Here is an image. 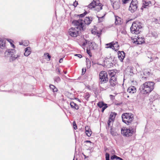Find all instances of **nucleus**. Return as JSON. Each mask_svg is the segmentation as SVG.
<instances>
[{
	"label": "nucleus",
	"mask_w": 160,
	"mask_h": 160,
	"mask_svg": "<svg viewBox=\"0 0 160 160\" xmlns=\"http://www.w3.org/2000/svg\"><path fill=\"white\" fill-rule=\"evenodd\" d=\"M121 104H122V103H116L115 104L116 105L119 106V105H120Z\"/></svg>",
	"instance_id": "55"
},
{
	"label": "nucleus",
	"mask_w": 160,
	"mask_h": 160,
	"mask_svg": "<svg viewBox=\"0 0 160 160\" xmlns=\"http://www.w3.org/2000/svg\"><path fill=\"white\" fill-rule=\"evenodd\" d=\"M56 70H58V75H61V72H60V71L59 69V68H58L57 69H56Z\"/></svg>",
	"instance_id": "51"
},
{
	"label": "nucleus",
	"mask_w": 160,
	"mask_h": 160,
	"mask_svg": "<svg viewBox=\"0 0 160 160\" xmlns=\"http://www.w3.org/2000/svg\"><path fill=\"white\" fill-rule=\"evenodd\" d=\"M86 63L87 67L90 68L91 66V62L89 59L88 58H86Z\"/></svg>",
	"instance_id": "33"
},
{
	"label": "nucleus",
	"mask_w": 160,
	"mask_h": 160,
	"mask_svg": "<svg viewBox=\"0 0 160 160\" xmlns=\"http://www.w3.org/2000/svg\"><path fill=\"white\" fill-rule=\"evenodd\" d=\"M87 13L88 12L86 11H85V12L83 13L80 14H75V16L79 18H82L84 17Z\"/></svg>",
	"instance_id": "29"
},
{
	"label": "nucleus",
	"mask_w": 160,
	"mask_h": 160,
	"mask_svg": "<svg viewBox=\"0 0 160 160\" xmlns=\"http://www.w3.org/2000/svg\"><path fill=\"white\" fill-rule=\"evenodd\" d=\"M118 157L117 156L115 155H113L111 157V159L112 160H114V159H116V160L117 159V158H118Z\"/></svg>",
	"instance_id": "41"
},
{
	"label": "nucleus",
	"mask_w": 160,
	"mask_h": 160,
	"mask_svg": "<svg viewBox=\"0 0 160 160\" xmlns=\"http://www.w3.org/2000/svg\"><path fill=\"white\" fill-rule=\"evenodd\" d=\"M106 160H109V154L108 153H106Z\"/></svg>",
	"instance_id": "43"
},
{
	"label": "nucleus",
	"mask_w": 160,
	"mask_h": 160,
	"mask_svg": "<svg viewBox=\"0 0 160 160\" xmlns=\"http://www.w3.org/2000/svg\"><path fill=\"white\" fill-rule=\"evenodd\" d=\"M6 40L4 39L0 38V48L3 49L5 47Z\"/></svg>",
	"instance_id": "16"
},
{
	"label": "nucleus",
	"mask_w": 160,
	"mask_h": 160,
	"mask_svg": "<svg viewBox=\"0 0 160 160\" xmlns=\"http://www.w3.org/2000/svg\"><path fill=\"white\" fill-rule=\"evenodd\" d=\"M58 91V89L55 86V87H54V90L53 91V92H57Z\"/></svg>",
	"instance_id": "50"
},
{
	"label": "nucleus",
	"mask_w": 160,
	"mask_h": 160,
	"mask_svg": "<svg viewBox=\"0 0 160 160\" xmlns=\"http://www.w3.org/2000/svg\"><path fill=\"white\" fill-rule=\"evenodd\" d=\"M102 6L103 5H102V4L99 2L98 0V1L93 0L91 3L88 5V7L90 9L95 8L96 10L99 12L102 9Z\"/></svg>",
	"instance_id": "6"
},
{
	"label": "nucleus",
	"mask_w": 160,
	"mask_h": 160,
	"mask_svg": "<svg viewBox=\"0 0 160 160\" xmlns=\"http://www.w3.org/2000/svg\"><path fill=\"white\" fill-rule=\"evenodd\" d=\"M114 45V44H113V42H112L108 43L106 44L105 45L107 46L106 48H112L113 50V48H114L113 46Z\"/></svg>",
	"instance_id": "24"
},
{
	"label": "nucleus",
	"mask_w": 160,
	"mask_h": 160,
	"mask_svg": "<svg viewBox=\"0 0 160 160\" xmlns=\"http://www.w3.org/2000/svg\"><path fill=\"white\" fill-rule=\"evenodd\" d=\"M158 19L155 18L154 19V20H153V22H154L156 24H157V23H158Z\"/></svg>",
	"instance_id": "47"
},
{
	"label": "nucleus",
	"mask_w": 160,
	"mask_h": 160,
	"mask_svg": "<svg viewBox=\"0 0 160 160\" xmlns=\"http://www.w3.org/2000/svg\"><path fill=\"white\" fill-rule=\"evenodd\" d=\"M73 160H74V159H73Z\"/></svg>",
	"instance_id": "63"
},
{
	"label": "nucleus",
	"mask_w": 160,
	"mask_h": 160,
	"mask_svg": "<svg viewBox=\"0 0 160 160\" xmlns=\"http://www.w3.org/2000/svg\"><path fill=\"white\" fill-rule=\"evenodd\" d=\"M113 44H114L113 46L114 48H113V50L117 51L119 49V45L118 44V42H113Z\"/></svg>",
	"instance_id": "27"
},
{
	"label": "nucleus",
	"mask_w": 160,
	"mask_h": 160,
	"mask_svg": "<svg viewBox=\"0 0 160 160\" xmlns=\"http://www.w3.org/2000/svg\"><path fill=\"white\" fill-rule=\"evenodd\" d=\"M95 43L91 42L89 41L87 48L91 49V50H94L95 49Z\"/></svg>",
	"instance_id": "18"
},
{
	"label": "nucleus",
	"mask_w": 160,
	"mask_h": 160,
	"mask_svg": "<svg viewBox=\"0 0 160 160\" xmlns=\"http://www.w3.org/2000/svg\"><path fill=\"white\" fill-rule=\"evenodd\" d=\"M155 84L153 82H146L140 86L139 90L144 94H149L154 89Z\"/></svg>",
	"instance_id": "3"
},
{
	"label": "nucleus",
	"mask_w": 160,
	"mask_h": 160,
	"mask_svg": "<svg viewBox=\"0 0 160 160\" xmlns=\"http://www.w3.org/2000/svg\"><path fill=\"white\" fill-rule=\"evenodd\" d=\"M84 68H82V75H83L84 74V73H85V72H86V70L85 69V71H84Z\"/></svg>",
	"instance_id": "52"
},
{
	"label": "nucleus",
	"mask_w": 160,
	"mask_h": 160,
	"mask_svg": "<svg viewBox=\"0 0 160 160\" xmlns=\"http://www.w3.org/2000/svg\"><path fill=\"white\" fill-rule=\"evenodd\" d=\"M110 86L113 87L115 86L118 83L116 78H110L109 79Z\"/></svg>",
	"instance_id": "12"
},
{
	"label": "nucleus",
	"mask_w": 160,
	"mask_h": 160,
	"mask_svg": "<svg viewBox=\"0 0 160 160\" xmlns=\"http://www.w3.org/2000/svg\"><path fill=\"white\" fill-rule=\"evenodd\" d=\"M8 41L10 43L11 46L13 47V48H15V46L12 43V42L13 41L11 39H9V40H8Z\"/></svg>",
	"instance_id": "39"
},
{
	"label": "nucleus",
	"mask_w": 160,
	"mask_h": 160,
	"mask_svg": "<svg viewBox=\"0 0 160 160\" xmlns=\"http://www.w3.org/2000/svg\"><path fill=\"white\" fill-rule=\"evenodd\" d=\"M85 128L86 134L88 137H90L92 133L91 130L89 129V127L88 126H86Z\"/></svg>",
	"instance_id": "21"
},
{
	"label": "nucleus",
	"mask_w": 160,
	"mask_h": 160,
	"mask_svg": "<svg viewBox=\"0 0 160 160\" xmlns=\"http://www.w3.org/2000/svg\"><path fill=\"white\" fill-rule=\"evenodd\" d=\"M128 98L129 97V96H128V97H127Z\"/></svg>",
	"instance_id": "62"
},
{
	"label": "nucleus",
	"mask_w": 160,
	"mask_h": 160,
	"mask_svg": "<svg viewBox=\"0 0 160 160\" xmlns=\"http://www.w3.org/2000/svg\"><path fill=\"white\" fill-rule=\"evenodd\" d=\"M89 42V41H88L87 40H85V41L83 42L82 45L83 46H85L87 44V45H88Z\"/></svg>",
	"instance_id": "38"
},
{
	"label": "nucleus",
	"mask_w": 160,
	"mask_h": 160,
	"mask_svg": "<svg viewBox=\"0 0 160 160\" xmlns=\"http://www.w3.org/2000/svg\"><path fill=\"white\" fill-rule=\"evenodd\" d=\"M108 74L111 77L110 78H116L115 77L116 72H114L113 70H111L108 72Z\"/></svg>",
	"instance_id": "25"
},
{
	"label": "nucleus",
	"mask_w": 160,
	"mask_h": 160,
	"mask_svg": "<svg viewBox=\"0 0 160 160\" xmlns=\"http://www.w3.org/2000/svg\"><path fill=\"white\" fill-rule=\"evenodd\" d=\"M72 23L76 27H72L69 29V35L72 37H77L80 34L79 31H83L85 30L86 27L83 24L82 19L74 20L72 21Z\"/></svg>",
	"instance_id": "1"
},
{
	"label": "nucleus",
	"mask_w": 160,
	"mask_h": 160,
	"mask_svg": "<svg viewBox=\"0 0 160 160\" xmlns=\"http://www.w3.org/2000/svg\"><path fill=\"white\" fill-rule=\"evenodd\" d=\"M108 127H107V128L108 129Z\"/></svg>",
	"instance_id": "59"
},
{
	"label": "nucleus",
	"mask_w": 160,
	"mask_h": 160,
	"mask_svg": "<svg viewBox=\"0 0 160 160\" xmlns=\"http://www.w3.org/2000/svg\"><path fill=\"white\" fill-rule=\"evenodd\" d=\"M97 105L99 108H102V112L108 107L107 104L104 103L103 102H99L97 104Z\"/></svg>",
	"instance_id": "11"
},
{
	"label": "nucleus",
	"mask_w": 160,
	"mask_h": 160,
	"mask_svg": "<svg viewBox=\"0 0 160 160\" xmlns=\"http://www.w3.org/2000/svg\"><path fill=\"white\" fill-rule=\"evenodd\" d=\"M8 51H9L10 55V62H13L15 61L16 59L20 57L19 55H15V50L14 49H8Z\"/></svg>",
	"instance_id": "7"
},
{
	"label": "nucleus",
	"mask_w": 160,
	"mask_h": 160,
	"mask_svg": "<svg viewBox=\"0 0 160 160\" xmlns=\"http://www.w3.org/2000/svg\"><path fill=\"white\" fill-rule=\"evenodd\" d=\"M114 121H108V128H109L110 127L111 128L113 124Z\"/></svg>",
	"instance_id": "32"
},
{
	"label": "nucleus",
	"mask_w": 160,
	"mask_h": 160,
	"mask_svg": "<svg viewBox=\"0 0 160 160\" xmlns=\"http://www.w3.org/2000/svg\"><path fill=\"white\" fill-rule=\"evenodd\" d=\"M78 4V3L77 1L76 0L74 2L73 5L74 7H76L77 6V5Z\"/></svg>",
	"instance_id": "44"
},
{
	"label": "nucleus",
	"mask_w": 160,
	"mask_h": 160,
	"mask_svg": "<svg viewBox=\"0 0 160 160\" xmlns=\"http://www.w3.org/2000/svg\"><path fill=\"white\" fill-rule=\"evenodd\" d=\"M63 72L65 74H66L67 73V71H63Z\"/></svg>",
	"instance_id": "58"
},
{
	"label": "nucleus",
	"mask_w": 160,
	"mask_h": 160,
	"mask_svg": "<svg viewBox=\"0 0 160 160\" xmlns=\"http://www.w3.org/2000/svg\"><path fill=\"white\" fill-rule=\"evenodd\" d=\"M63 61V58H61L60 59V60H59V62L60 63H62V62Z\"/></svg>",
	"instance_id": "53"
},
{
	"label": "nucleus",
	"mask_w": 160,
	"mask_h": 160,
	"mask_svg": "<svg viewBox=\"0 0 160 160\" xmlns=\"http://www.w3.org/2000/svg\"><path fill=\"white\" fill-rule=\"evenodd\" d=\"M76 99L78 100V101H79V102H81V101H80V99H79L78 98H76Z\"/></svg>",
	"instance_id": "56"
},
{
	"label": "nucleus",
	"mask_w": 160,
	"mask_h": 160,
	"mask_svg": "<svg viewBox=\"0 0 160 160\" xmlns=\"http://www.w3.org/2000/svg\"><path fill=\"white\" fill-rule=\"evenodd\" d=\"M110 133L113 136H115L117 135L116 132L112 128L110 129Z\"/></svg>",
	"instance_id": "30"
},
{
	"label": "nucleus",
	"mask_w": 160,
	"mask_h": 160,
	"mask_svg": "<svg viewBox=\"0 0 160 160\" xmlns=\"http://www.w3.org/2000/svg\"><path fill=\"white\" fill-rule=\"evenodd\" d=\"M99 84H104L107 83L108 80V74L105 71L100 72L99 75Z\"/></svg>",
	"instance_id": "5"
},
{
	"label": "nucleus",
	"mask_w": 160,
	"mask_h": 160,
	"mask_svg": "<svg viewBox=\"0 0 160 160\" xmlns=\"http://www.w3.org/2000/svg\"><path fill=\"white\" fill-rule=\"evenodd\" d=\"M105 59L106 60V63H107V62H111V63L112 64V62L114 61V59L112 58L111 56L110 55L107 57L105 58Z\"/></svg>",
	"instance_id": "23"
},
{
	"label": "nucleus",
	"mask_w": 160,
	"mask_h": 160,
	"mask_svg": "<svg viewBox=\"0 0 160 160\" xmlns=\"http://www.w3.org/2000/svg\"><path fill=\"white\" fill-rule=\"evenodd\" d=\"M158 23H157L160 24V19H159L158 20Z\"/></svg>",
	"instance_id": "57"
},
{
	"label": "nucleus",
	"mask_w": 160,
	"mask_h": 160,
	"mask_svg": "<svg viewBox=\"0 0 160 160\" xmlns=\"http://www.w3.org/2000/svg\"><path fill=\"white\" fill-rule=\"evenodd\" d=\"M105 15H106V14H105L103 16H102L101 17H98V16H97V17L98 18L99 21H100V22H101L102 21L100 20V19H102V18H104Z\"/></svg>",
	"instance_id": "45"
},
{
	"label": "nucleus",
	"mask_w": 160,
	"mask_h": 160,
	"mask_svg": "<svg viewBox=\"0 0 160 160\" xmlns=\"http://www.w3.org/2000/svg\"><path fill=\"white\" fill-rule=\"evenodd\" d=\"M138 39L133 40V42L137 44H140L143 43L144 42V38H141L142 41L140 40V38L139 37H138Z\"/></svg>",
	"instance_id": "17"
},
{
	"label": "nucleus",
	"mask_w": 160,
	"mask_h": 160,
	"mask_svg": "<svg viewBox=\"0 0 160 160\" xmlns=\"http://www.w3.org/2000/svg\"><path fill=\"white\" fill-rule=\"evenodd\" d=\"M91 50V49L87 47V49H86L87 52L90 57L92 56V53L90 51Z\"/></svg>",
	"instance_id": "36"
},
{
	"label": "nucleus",
	"mask_w": 160,
	"mask_h": 160,
	"mask_svg": "<svg viewBox=\"0 0 160 160\" xmlns=\"http://www.w3.org/2000/svg\"><path fill=\"white\" fill-rule=\"evenodd\" d=\"M82 20V23H83V24L84 26L85 27H86L85 26V24H87V25H89L91 22L92 21V17H86V18L84 19V21Z\"/></svg>",
	"instance_id": "10"
},
{
	"label": "nucleus",
	"mask_w": 160,
	"mask_h": 160,
	"mask_svg": "<svg viewBox=\"0 0 160 160\" xmlns=\"http://www.w3.org/2000/svg\"><path fill=\"white\" fill-rule=\"evenodd\" d=\"M138 1L137 0H132L129 8V10L132 12H134L137 8Z\"/></svg>",
	"instance_id": "8"
},
{
	"label": "nucleus",
	"mask_w": 160,
	"mask_h": 160,
	"mask_svg": "<svg viewBox=\"0 0 160 160\" xmlns=\"http://www.w3.org/2000/svg\"><path fill=\"white\" fill-rule=\"evenodd\" d=\"M117 115V113L114 112H112L110 113L109 118V120H114L115 118Z\"/></svg>",
	"instance_id": "22"
},
{
	"label": "nucleus",
	"mask_w": 160,
	"mask_h": 160,
	"mask_svg": "<svg viewBox=\"0 0 160 160\" xmlns=\"http://www.w3.org/2000/svg\"><path fill=\"white\" fill-rule=\"evenodd\" d=\"M150 74V72L149 71H144L143 72L144 76H142L141 79L142 81H146L148 78V77L149 76Z\"/></svg>",
	"instance_id": "15"
},
{
	"label": "nucleus",
	"mask_w": 160,
	"mask_h": 160,
	"mask_svg": "<svg viewBox=\"0 0 160 160\" xmlns=\"http://www.w3.org/2000/svg\"><path fill=\"white\" fill-rule=\"evenodd\" d=\"M142 28V24L141 22L138 21H134L130 28L131 32L132 34H138L141 32Z\"/></svg>",
	"instance_id": "4"
},
{
	"label": "nucleus",
	"mask_w": 160,
	"mask_h": 160,
	"mask_svg": "<svg viewBox=\"0 0 160 160\" xmlns=\"http://www.w3.org/2000/svg\"><path fill=\"white\" fill-rule=\"evenodd\" d=\"M122 121L127 125H130V128H129L125 127L122 129L121 130L122 134L126 137H128L131 136L132 134L135 132V129L134 128V127H136L137 124H133L132 122V121Z\"/></svg>",
	"instance_id": "2"
},
{
	"label": "nucleus",
	"mask_w": 160,
	"mask_h": 160,
	"mask_svg": "<svg viewBox=\"0 0 160 160\" xmlns=\"http://www.w3.org/2000/svg\"><path fill=\"white\" fill-rule=\"evenodd\" d=\"M133 117V114L131 113H123L122 116V120H123V119H128V120L132 119Z\"/></svg>",
	"instance_id": "9"
},
{
	"label": "nucleus",
	"mask_w": 160,
	"mask_h": 160,
	"mask_svg": "<svg viewBox=\"0 0 160 160\" xmlns=\"http://www.w3.org/2000/svg\"><path fill=\"white\" fill-rule=\"evenodd\" d=\"M155 95L156 96V97L155 96V97H154V99H157V98H158V97L157 96H158V95H157V94H155Z\"/></svg>",
	"instance_id": "54"
},
{
	"label": "nucleus",
	"mask_w": 160,
	"mask_h": 160,
	"mask_svg": "<svg viewBox=\"0 0 160 160\" xmlns=\"http://www.w3.org/2000/svg\"><path fill=\"white\" fill-rule=\"evenodd\" d=\"M149 4L148 2H147L146 1L144 2V3H143V5L141 8L142 9V8H147V7L148 6Z\"/></svg>",
	"instance_id": "35"
},
{
	"label": "nucleus",
	"mask_w": 160,
	"mask_h": 160,
	"mask_svg": "<svg viewBox=\"0 0 160 160\" xmlns=\"http://www.w3.org/2000/svg\"><path fill=\"white\" fill-rule=\"evenodd\" d=\"M75 56H77L80 58H81L82 57V56L81 54H75Z\"/></svg>",
	"instance_id": "49"
},
{
	"label": "nucleus",
	"mask_w": 160,
	"mask_h": 160,
	"mask_svg": "<svg viewBox=\"0 0 160 160\" xmlns=\"http://www.w3.org/2000/svg\"><path fill=\"white\" fill-rule=\"evenodd\" d=\"M31 49L30 47H28L25 49V52L24 55L25 56L27 57L29 56L31 53Z\"/></svg>",
	"instance_id": "19"
},
{
	"label": "nucleus",
	"mask_w": 160,
	"mask_h": 160,
	"mask_svg": "<svg viewBox=\"0 0 160 160\" xmlns=\"http://www.w3.org/2000/svg\"><path fill=\"white\" fill-rule=\"evenodd\" d=\"M53 80L55 82L58 83L60 82L61 79L59 77L57 76L53 78Z\"/></svg>",
	"instance_id": "28"
},
{
	"label": "nucleus",
	"mask_w": 160,
	"mask_h": 160,
	"mask_svg": "<svg viewBox=\"0 0 160 160\" xmlns=\"http://www.w3.org/2000/svg\"><path fill=\"white\" fill-rule=\"evenodd\" d=\"M5 57H10V55L9 54V51H8V50H6V52L4 53Z\"/></svg>",
	"instance_id": "37"
},
{
	"label": "nucleus",
	"mask_w": 160,
	"mask_h": 160,
	"mask_svg": "<svg viewBox=\"0 0 160 160\" xmlns=\"http://www.w3.org/2000/svg\"><path fill=\"white\" fill-rule=\"evenodd\" d=\"M118 57L120 61L122 62L125 57V53L123 51H118Z\"/></svg>",
	"instance_id": "13"
},
{
	"label": "nucleus",
	"mask_w": 160,
	"mask_h": 160,
	"mask_svg": "<svg viewBox=\"0 0 160 160\" xmlns=\"http://www.w3.org/2000/svg\"><path fill=\"white\" fill-rule=\"evenodd\" d=\"M137 89L136 87L134 86H131L129 87L127 90V92L131 94L135 93Z\"/></svg>",
	"instance_id": "14"
},
{
	"label": "nucleus",
	"mask_w": 160,
	"mask_h": 160,
	"mask_svg": "<svg viewBox=\"0 0 160 160\" xmlns=\"http://www.w3.org/2000/svg\"><path fill=\"white\" fill-rule=\"evenodd\" d=\"M84 97L86 100L88 101L90 97V95L88 92H87L84 94Z\"/></svg>",
	"instance_id": "31"
},
{
	"label": "nucleus",
	"mask_w": 160,
	"mask_h": 160,
	"mask_svg": "<svg viewBox=\"0 0 160 160\" xmlns=\"http://www.w3.org/2000/svg\"><path fill=\"white\" fill-rule=\"evenodd\" d=\"M72 125H73V128H74V129H77V127L76 124L74 121V122L73 123Z\"/></svg>",
	"instance_id": "40"
},
{
	"label": "nucleus",
	"mask_w": 160,
	"mask_h": 160,
	"mask_svg": "<svg viewBox=\"0 0 160 160\" xmlns=\"http://www.w3.org/2000/svg\"><path fill=\"white\" fill-rule=\"evenodd\" d=\"M109 97L112 100H113L114 99V96L112 95H110Z\"/></svg>",
	"instance_id": "48"
},
{
	"label": "nucleus",
	"mask_w": 160,
	"mask_h": 160,
	"mask_svg": "<svg viewBox=\"0 0 160 160\" xmlns=\"http://www.w3.org/2000/svg\"><path fill=\"white\" fill-rule=\"evenodd\" d=\"M44 56L46 59L48 58L49 59V60H50L51 58V56L48 53H45L44 54Z\"/></svg>",
	"instance_id": "34"
},
{
	"label": "nucleus",
	"mask_w": 160,
	"mask_h": 160,
	"mask_svg": "<svg viewBox=\"0 0 160 160\" xmlns=\"http://www.w3.org/2000/svg\"><path fill=\"white\" fill-rule=\"evenodd\" d=\"M70 105L72 108L73 109L78 110L79 109V107L78 105L74 102H71L70 103Z\"/></svg>",
	"instance_id": "20"
},
{
	"label": "nucleus",
	"mask_w": 160,
	"mask_h": 160,
	"mask_svg": "<svg viewBox=\"0 0 160 160\" xmlns=\"http://www.w3.org/2000/svg\"><path fill=\"white\" fill-rule=\"evenodd\" d=\"M49 87L51 90L53 91L54 90V88L55 87V86L52 84H50Z\"/></svg>",
	"instance_id": "42"
},
{
	"label": "nucleus",
	"mask_w": 160,
	"mask_h": 160,
	"mask_svg": "<svg viewBox=\"0 0 160 160\" xmlns=\"http://www.w3.org/2000/svg\"><path fill=\"white\" fill-rule=\"evenodd\" d=\"M20 45H21V43H20Z\"/></svg>",
	"instance_id": "60"
},
{
	"label": "nucleus",
	"mask_w": 160,
	"mask_h": 160,
	"mask_svg": "<svg viewBox=\"0 0 160 160\" xmlns=\"http://www.w3.org/2000/svg\"><path fill=\"white\" fill-rule=\"evenodd\" d=\"M121 32L122 34H125L127 33V32L126 30H125L124 29L122 30H121Z\"/></svg>",
	"instance_id": "46"
},
{
	"label": "nucleus",
	"mask_w": 160,
	"mask_h": 160,
	"mask_svg": "<svg viewBox=\"0 0 160 160\" xmlns=\"http://www.w3.org/2000/svg\"><path fill=\"white\" fill-rule=\"evenodd\" d=\"M121 22V18H119L118 16L115 17V25H117L120 24Z\"/></svg>",
	"instance_id": "26"
},
{
	"label": "nucleus",
	"mask_w": 160,
	"mask_h": 160,
	"mask_svg": "<svg viewBox=\"0 0 160 160\" xmlns=\"http://www.w3.org/2000/svg\"><path fill=\"white\" fill-rule=\"evenodd\" d=\"M20 45H21V43H20Z\"/></svg>",
	"instance_id": "61"
}]
</instances>
